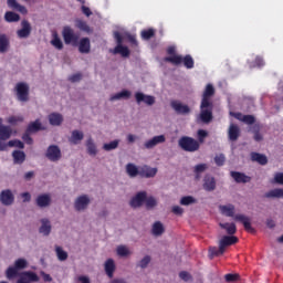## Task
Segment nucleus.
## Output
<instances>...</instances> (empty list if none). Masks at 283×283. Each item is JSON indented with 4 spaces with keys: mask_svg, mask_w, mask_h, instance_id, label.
Here are the masks:
<instances>
[{
    "mask_svg": "<svg viewBox=\"0 0 283 283\" xmlns=\"http://www.w3.org/2000/svg\"><path fill=\"white\" fill-rule=\"evenodd\" d=\"M84 139V133L80 130H73L69 142L73 145H78Z\"/></svg>",
    "mask_w": 283,
    "mask_h": 283,
    "instance_id": "nucleus-30",
    "label": "nucleus"
},
{
    "mask_svg": "<svg viewBox=\"0 0 283 283\" xmlns=\"http://www.w3.org/2000/svg\"><path fill=\"white\" fill-rule=\"evenodd\" d=\"M114 54H120L124 57H129L130 51L127 46L124 45H116V48L113 51Z\"/></svg>",
    "mask_w": 283,
    "mask_h": 283,
    "instance_id": "nucleus-39",
    "label": "nucleus"
},
{
    "mask_svg": "<svg viewBox=\"0 0 283 283\" xmlns=\"http://www.w3.org/2000/svg\"><path fill=\"white\" fill-rule=\"evenodd\" d=\"M17 97L20 102H28L30 99V87L25 83H18L15 85Z\"/></svg>",
    "mask_w": 283,
    "mask_h": 283,
    "instance_id": "nucleus-6",
    "label": "nucleus"
},
{
    "mask_svg": "<svg viewBox=\"0 0 283 283\" xmlns=\"http://www.w3.org/2000/svg\"><path fill=\"white\" fill-rule=\"evenodd\" d=\"M238 241H239V240H238L237 237H233V235H224V237L220 240V242H219V244H220V247H221V252L224 251V250L227 249V247L233 245V244L238 243Z\"/></svg>",
    "mask_w": 283,
    "mask_h": 283,
    "instance_id": "nucleus-19",
    "label": "nucleus"
},
{
    "mask_svg": "<svg viewBox=\"0 0 283 283\" xmlns=\"http://www.w3.org/2000/svg\"><path fill=\"white\" fill-rule=\"evenodd\" d=\"M191 203H196V200L191 196H186V197L181 198V200H180V205H182V206H189Z\"/></svg>",
    "mask_w": 283,
    "mask_h": 283,
    "instance_id": "nucleus-54",
    "label": "nucleus"
},
{
    "mask_svg": "<svg viewBox=\"0 0 283 283\" xmlns=\"http://www.w3.org/2000/svg\"><path fill=\"white\" fill-rule=\"evenodd\" d=\"M208 168L207 164H200L195 167V179L200 180L201 174L205 172V170Z\"/></svg>",
    "mask_w": 283,
    "mask_h": 283,
    "instance_id": "nucleus-46",
    "label": "nucleus"
},
{
    "mask_svg": "<svg viewBox=\"0 0 283 283\" xmlns=\"http://www.w3.org/2000/svg\"><path fill=\"white\" fill-rule=\"evenodd\" d=\"M132 96V93L129 91H123V92H119L113 96H111L109 101L112 102H115V101H119V99H128L130 98Z\"/></svg>",
    "mask_w": 283,
    "mask_h": 283,
    "instance_id": "nucleus-40",
    "label": "nucleus"
},
{
    "mask_svg": "<svg viewBox=\"0 0 283 283\" xmlns=\"http://www.w3.org/2000/svg\"><path fill=\"white\" fill-rule=\"evenodd\" d=\"M135 98H136V102L138 104L140 103H145L146 105L148 106H153L156 104V98L155 96H150V95H145L144 93H136L135 94Z\"/></svg>",
    "mask_w": 283,
    "mask_h": 283,
    "instance_id": "nucleus-13",
    "label": "nucleus"
},
{
    "mask_svg": "<svg viewBox=\"0 0 283 283\" xmlns=\"http://www.w3.org/2000/svg\"><path fill=\"white\" fill-rule=\"evenodd\" d=\"M178 145L184 151L187 153H196L200 150V143L189 136H182L178 140Z\"/></svg>",
    "mask_w": 283,
    "mask_h": 283,
    "instance_id": "nucleus-2",
    "label": "nucleus"
},
{
    "mask_svg": "<svg viewBox=\"0 0 283 283\" xmlns=\"http://www.w3.org/2000/svg\"><path fill=\"white\" fill-rule=\"evenodd\" d=\"M9 147H17L19 149H23L24 148V144L21 140H10L8 143Z\"/></svg>",
    "mask_w": 283,
    "mask_h": 283,
    "instance_id": "nucleus-58",
    "label": "nucleus"
},
{
    "mask_svg": "<svg viewBox=\"0 0 283 283\" xmlns=\"http://www.w3.org/2000/svg\"><path fill=\"white\" fill-rule=\"evenodd\" d=\"M117 254L120 256H128L130 254V251L125 245L117 247Z\"/></svg>",
    "mask_w": 283,
    "mask_h": 283,
    "instance_id": "nucleus-51",
    "label": "nucleus"
},
{
    "mask_svg": "<svg viewBox=\"0 0 283 283\" xmlns=\"http://www.w3.org/2000/svg\"><path fill=\"white\" fill-rule=\"evenodd\" d=\"M9 40L7 35L0 34V53H6L9 49Z\"/></svg>",
    "mask_w": 283,
    "mask_h": 283,
    "instance_id": "nucleus-42",
    "label": "nucleus"
},
{
    "mask_svg": "<svg viewBox=\"0 0 283 283\" xmlns=\"http://www.w3.org/2000/svg\"><path fill=\"white\" fill-rule=\"evenodd\" d=\"M151 232L154 235L159 237L165 233V227L160 221H156L153 226Z\"/></svg>",
    "mask_w": 283,
    "mask_h": 283,
    "instance_id": "nucleus-38",
    "label": "nucleus"
},
{
    "mask_svg": "<svg viewBox=\"0 0 283 283\" xmlns=\"http://www.w3.org/2000/svg\"><path fill=\"white\" fill-rule=\"evenodd\" d=\"M12 136V128L0 124V140H8Z\"/></svg>",
    "mask_w": 283,
    "mask_h": 283,
    "instance_id": "nucleus-29",
    "label": "nucleus"
},
{
    "mask_svg": "<svg viewBox=\"0 0 283 283\" xmlns=\"http://www.w3.org/2000/svg\"><path fill=\"white\" fill-rule=\"evenodd\" d=\"M0 201L3 206H11L14 202V196L11 190H3L0 193Z\"/></svg>",
    "mask_w": 283,
    "mask_h": 283,
    "instance_id": "nucleus-18",
    "label": "nucleus"
},
{
    "mask_svg": "<svg viewBox=\"0 0 283 283\" xmlns=\"http://www.w3.org/2000/svg\"><path fill=\"white\" fill-rule=\"evenodd\" d=\"M55 253H56L59 261H65L69 259V253L65 252L62 247L56 245Z\"/></svg>",
    "mask_w": 283,
    "mask_h": 283,
    "instance_id": "nucleus-47",
    "label": "nucleus"
},
{
    "mask_svg": "<svg viewBox=\"0 0 283 283\" xmlns=\"http://www.w3.org/2000/svg\"><path fill=\"white\" fill-rule=\"evenodd\" d=\"M63 120V116L59 113H52L49 115V123L52 126H60L62 125Z\"/></svg>",
    "mask_w": 283,
    "mask_h": 283,
    "instance_id": "nucleus-28",
    "label": "nucleus"
},
{
    "mask_svg": "<svg viewBox=\"0 0 283 283\" xmlns=\"http://www.w3.org/2000/svg\"><path fill=\"white\" fill-rule=\"evenodd\" d=\"M75 282L77 283H91V279L85 275H80L75 277Z\"/></svg>",
    "mask_w": 283,
    "mask_h": 283,
    "instance_id": "nucleus-62",
    "label": "nucleus"
},
{
    "mask_svg": "<svg viewBox=\"0 0 283 283\" xmlns=\"http://www.w3.org/2000/svg\"><path fill=\"white\" fill-rule=\"evenodd\" d=\"M75 27L80 31H83V32H86V33H90L92 31L90 24H87V22L85 20H76Z\"/></svg>",
    "mask_w": 283,
    "mask_h": 283,
    "instance_id": "nucleus-41",
    "label": "nucleus"
},
{
    "mask_svg": "<svg viewBox=\"0 0 283 283\" xmlns=\"http://www.w3.org/2000/svg\"><path fill=\"white\" fill-rule=\"evenodd\" d=\"M242 123L247 125H254L255 124V117L252 115H244Z\"/></svg>",
    "mask_w": 283,
    "mask_h": 283,
    "instance_id": "nucleus-57",
    "label": "nucleus"
},
{
    "mask_svg": "<svg viewBox=\"0 0 283 283\" xmlns=\"http://www.w3.org/2000/svg\"><path fill=\"white\" fill-rule=\"evenodd\" d=\"M167 138L165 135L155 136L154 138L147 140L144 146L146 149H151L157 145L166 143Z\"/></svg>",
    "mask_w": 283,
    "mask_h": 283,
    "instance_id": "nucleus-15",
    "label": "nucleus"
},
{
    "mask_svg": "<svg viewBox=\"0 0 283 283\" xmlns=\"http://www.w3.org/2000/svg\"><path fill=\"white\" fill-rule=\"evenodd\" d=\"M51 202L52 199L50 195H40L36 198V206H39L40 208L49 207Z\"/></svg>",
    "mask_w": 283,
    "mask_h": 283,
    "instance_id": "nucleus-25",
    "label": "nucleus"
},
{
    "mask_svg": "<svg viewBox=\"0 0 283 283\" xmlns=\"http://www.w3.org/2000/svg\"><path fill=\"white\" fill-rule=\"evenodd\" d=\"M7 4L12 10H15L22 14H28L27 7H23V4H19V2L17 0H7Z\"/></svg>",
    "mask_w": 283,
    "mask_h": 283,
    "instance_id": "nucleus-23",
    "label": "nucleus"
},
{
    "mask_svg": "<svg viewBox=\"0 0 283 283\" xmlns=\"http://www.w3.org/2000/svg\"><path fill=\"white\" fill-rule=\"evenodd\" d=\"M275 184L283 185V172H277L274 177Z\"/></svg>",
    "mask_w": 283,
    "mask_h": 283,
    "instance_id": "nucleus-64",
    "label": "nucleus"
},
{
    "mask_svg": "<svg viewBox=\"0 0 283 283\" xmlns=\"http://www.w3.org/2000/svg\"><path fill=\"white\" fill-rule=\"evenodd\" d=\"M140 36L143 40L148 41L156 36V30L148 29L140 32Z\"/></svg>",
    "mask_w": 283,
    "mask_h": 283,
    "instance_id": "nucleus-44",
    "label": "nucleus"
},
{
    "mask_svg": "<svg viewBox=\"0 0 283 283\" xmlns=\"http://www.w3.org/2000/svg\"><path fill=\"white\" fill-rule=\"evenodd\" d=\"M197 136H198V140L197 142L200 145V144L205 143V139H206L207 136H209V133H207V130H205V129H199L197 132Z\"/></svg>",
    "mask_w": 283,
    "mask_h": 283,
    "instance_id": "nucleus-50",
    "label": "nucleus"
},
{
    "mask_svg": "<svg viewBox=\"0 0 283 283\" xmlns=\"http://www.w3.org/2000/svg\"><path fill=\"white\" fill-rule=\"evenodd\" d=\"M150 262H151V258L149 255H146L144 259L140 260L139 266L142 269H145L149 265Z\"/></svg>",
    "mask_w": 283,
    "mask_h": 283,
    "instance_id": "nucleus-60",
    "label": "nucleus"
},
{
    "mask_svg": "<svg viewBox=\"0 0 283 283\" xmlns=\"http://www.w3.org/2000/svg\"><path fill=\"white\" fill-rule=\"evenodd\" d=\"M179 277L184 280L185 282L191 280V274H189L187 271H182L179 273Z\"/></svg>",
    "mask_w": 283,
    "mask_h": 283,
    "instance_id": "nucleus-63",
    "label": "nucleus"
},
{
    "mask_svg": "<svg viewBox=\"0 0 283 283\" xmlns=\"http://www.w3.org/2000/svg\"><path fill=\"white\" fill-rule=\"evenodd\" d=\"M118 146H119V140H113L108 144H104L103 149L109 151L118 148Z\"/></svg>",
    "mask_w": 283,
    "mask_h": 283,
    "instance_id": "nucleus-49",
    "label": "nucleus"
},
{
    "mask_svg": "<svg viewBox=\"0 0 283 283\" xmlns=\"http://www.w3.org/2000/svg\"><path fill=\"white\" fill-rule=\"evenodd\" d=\"M90 203L91 200L87 196H81L75 200L74 208L76 211H83L88 207Z\"/></svg>",
    "mask_w": 283,
    "mask_h": 283,
    "instance_id": "nucleus-16",
    "label": "nucleus"
},
{
    "mask_svg": "<svg viewBox=\"0 0 283 283\" xmlns=\"http://www.w3.org/2000/svg\"><path fill=\"white\" fill-rule=\"evenodd\" d=\"M231 177L234 179V181L237 184H248L251 182V177L242 174V172H238V171H231L230 172Z\"/></svg>",
    "mask_w": 283,
    "mask_h": 283,
    "instance_id": "nucleus-21",
    "label": "nucleus"
},
{
    "mask_svg": "<svg viewBox=\"0 0 283 283\" xmlns=\"http://www.w3.org/2000/svg\"><path fill=\"white\" fill-rule=\"evenodd\" d=\"M210 254H211V256H220V255L224 254V250H222L221 245L219 244V249L216 247L210 248Z\"/></svg>",
    "mask_w": 283,
    "mask_h": 283,
    "instance_id": "nucleus-53",
    "label": "nucleus"
},
{
    "mask_svg": "<svg viewBox=\"0 0 283 283\" xmlns=\"http://www.w3.org/2000/svg\"><path fill=\"white\" fill-rule=\"evenodd\" d=\"M78 52L82 54L91 53V40L88 38H83L78 42Z\"/></svg>",
    "mask_w": 283,
    "mask_h": 283,
    "instance_id": "nucleus-22",
    "label": "nucleus"
},
{
    "mask_svg": "<svg viewBox=\"0 0 283 283\" xmlns=\"http://www.w3.org/2000/svg\"><path fill=\"white\" fill-rule=\"evenodd\" d=\"M171 108L177 113V114H181V115H187L189 113H191V109L189 108V106L187 105H182V103L178 102V101H172L170 103Z\"/></svg>",
    "mask_w": 283,
    "mask_h": 283,
    "instance_id": "nucleus-14",
    "label": "nucleus"
},
{
    "mask_svg": "<svg viewBox=\"0 0 283 283\" xmlns=\"http://www.w3.org/2000/svg\"><path fill=\"white\" fill-rule=\"evenodd\" d=\"M40 277L35 272L25 271L20 273L19 280L17 283H30V282H39Z\"/></svg>",
    "mask_w": 283,
    "mask_h": 283,
    "instance_id": "nucleus-10",
    "label": "nucleus"
},
{
    "mask_svg": "<svg viewBox=\"0 0 283 283\" xmlns=\"http://www.w3.org/2000/svg\"><path fill=\"white\" fill-rule=\"evenodd\" d=\"M30 132L25 130V133L22 135V140L27 144V145H32L33 144V138L31 137Z\"/></svg>",
    "mask_w": 283,
    "mask_h": 283,
    "instance_id": "nucleus-56",
    "label": "nucleus"
},
{
    "mask_svg": "<svg viewBox=\"0 0 283 283\" xmlns=\"http://www.w3.org/2000/svg\"><path fill=\"white\" fill-rule=\"evenodd\" d=\"M51 45H53L56 50L62 51L64 49V44L62 40L60 39L59 34L55 33L53 35V39L51 41Z\"/></svg>",
    "mask_w": 283,
    "mask_h": 283,
    "instance_id": "nucleus-43",
    "label": "nucleus"
},
{
    "mask_svg": "<svg viewBox=\"0 0 283 283\" xmlns=\"http://www.w3.org/2000/svg\"><path fill=\"white\" fill-rule=\"evenodd\" d=\"M157 174H158V169L151 168L149 166H144L143 168L139 169V176L142 178H153V177H156Z\"/></svg>",
    "mask_w": 283,
    "mask_h": 283,
    "instance_id": "nucleus-20",
    "label": "nucleus"
},
{
    "mask_svg": "<svg viewBox=\"0 0 283 283\" xmlns=\"http://www.w3.org/2000/svg\"><path fill=\"white\" fill-rule=\"evenodd\" d=\"M147 200V192L140 191L132 198L129 205L132 208H140Z\"/></svg>",
    "mask_w": 283,
    "mask_h": 283,
    "instance_id": "nucleus-11",
    "label": "nucleus"
},
{
    "mask_svg": "<svg viewBox=\"0 0 283 283\" xmlns=\"http://www.w3.org/2000/svg\"><path fill=\"white\" fill-rule=\"evenodd\" d=\"M62 38L66 45L72 44L73 46H76L80 43L81 35L78 33H75L72 27H63Z\"/></svg>",
    "mask_w": 283,
    "mask_h": 283,
    "instance_id": "nucleus-3",
    "label": "nucleus"
},
{
    "mask_svg": "<svg viewBox=\"0 0 283 283\" xmlns=\"http://www.w3.org/2000/svg\"><path fill=\"white\" fill-rule=\"evenodd\" d=\"M228 137L231 142L238 140V138H240V127L235 124H231L228 130Z\"/></svg>",
    "mask_w": 283,
    "mask_h": 283,
    "instance_id": "nucleus-24",
    "label": "nucleus"
},
{
    "mask_svg": "<svg viewBox=\"0 0 283 283\" xmlns=\"http://www.w3.org/2000/svg\"><path fill=\"white\" fill-rule=\"evenodd\" d=\"M200 119L203 123H210L213 119V104H210L209 106L202 107V103L200 105Z\"/></svg>",
    "mask_w": 283,
    "mask_h": 283,
    "instance_id": "nucleus-9",
    "label": "nucleus"
},
{
    "mask_svg": "<svg viewBox=\"0 0 283 283\" xmlns=\"http://www.w3.org/2000/svg\"><path fill=\"white\" fill-rule=\"evenodd\" d=\"M116 271V264L115 261L113 259H108L105 262V272L107 274L108 277H114V273Z\"/></svg>",
    "mask_w": 283,
    "mask_h": 283,
    "instance_id": "nucleus-26",
    "label": "nucleus"
},
{
    "mask_svg": "<svg viewBox=\"0 0 283 283\" xmlns=\"http://www.w3.org/2000/svg\"><path fill=\"white\" fill-rule=\"evenodd\" d=\"M224 280L227 282H235V281L240 280V274L228 273V274L224 275Z\"/></svg>",
    "mask_w": 283,
    "mask_h": 283,
    "instance_id": "nucleus-59",
    "label": "nucleus"
},
{
    "mask_svg": "<svg viewBox=\"0 0 283 283\" xmlns=\"http://www.w3.org/2000/svg\"><path fill=\"white\" fill-rule=\"evenodd\" d=\"M21 28H22L21 30L17 31L18 38H20V39L29 38L32 32V27H31L29 20H22Z\"/></svg>",
    "mask_w": 283,
    "mask_h": 283,
    "instance_id": "nucleus-12",
    "label": "nucleus"
},
{
    "mask_svg": "<svg viewBox=\"0 0 283 283\" xmlns=\"http://www.w3.org/2000/svg\"><path fill=\"white\" fill-rule=\"evenodd\" d=\"M165 62L171 63L175 66L184 63V66L188 70L193 69L195 65L193 57H191V55H186L185 57L180 55L168 56L165 59Z\"/></svg>",
    "mask_w": 283,
    "mask_h": 283,
    "instance_id": "nucleus-4",
    "label": "nucleus"
},
{
    "mask_svg": "<svg viewBox=\"0 0 283 283\" xmlns=\"http://www.w3.org/2000/svg\"><path fill=\"white\" fill-rule=\"evenodd\" d=\"M86 149H87V154L90 156H96L97 155V153H98L97 146H96V144H95L93 138H88L86 140Z\"/></svg>",
    "mask_w": 283,
    "mask_h": 283,
    "instance_id": "nucleus-32",
    "label": "nucleus"
},
{
    "mask_svg": "<svg viewBox=\"0 0 283 283\" xmlns=\"http://www.w3.org/2000/svg\"><path fill=\"white\" fill-rule=\"evenodd\" d=\"M251 160L256 161L261 166H265L268 164V158L264 155L258 154V153H252L251 154Z\"/></svg>",
    "mask_w": 283,
    "mask_h": 283,
    "instance_id": "nucleus-37",
    "label": "nucleus"
},
{
    "mask_svg": "<svg viewBox=\"0 0 283 283\" xmlns=\"http://www.w3.org/2000/svg\"><path fill=\"white\" fill-rule=\"evenodd\" d=\"M42 226L39 229V232L43 235H50L52 231V226L49 219H41Z\"/></svg>",
    "mask_w": 283,
    "mask_h": 283,
    "instance_id": "nucleus-27",
    "label": "nucleus"
},
{
    "mask_svg": "<svg viewBox=\"0 0 283 283\" xmlns=\"http://www.w3.org/2000/svg\"><path fill=\"white\" fill-rule=\"evenodd\" d=\"M216 186H217L216 178H213L211 175H206L203 178V185H202L203 189L208 192H211L216 190Z\"/></svg>",
    "mask_w": 283,
    "mask_h": 283,
    "instance_id": "nucleus-17",
    "label": "nucleus"
},
{
    "mask_svg": "<svg viewBox=\"0 0 283 283\" xmlns=\"http://www.w3.org/2000/svg\"><path fill=\"white\" fill-rule=\"evenodd\" d=\"M221 229H224L227 231L228 234H230L231 237H233V234H235V232H238V228L235 227V223H219Z\"/></svg>",
    "mask_w": 283,
    "mask_h": 283,
    "instance_id": "nucleus-33",
    "label": "nucleus"
},
{
    "mask_svg": "<svg viewBox=\"0 0 283 283\" xmlns=\"http://www.w3.org/2000/svg\"><path fill=\"white\" fill-rule=\"evenodd\" d=\"M266 198H283V189H273L265 193Z\"/></svg>",
    "mask_w": 283,
    "mask_h": 283,
    "instance_id": "nucleus-48",
    "label": "nucleus"
},
{
    "mask_svg": "<svg viewBox=\"0 0 283 283\" xmlns=\"http://www.w3.org/2000/svg\"><path fill=\"white\" fill-rule=\"evenodd\" d=\"M213 95H216V88H213V85L208 84L202 94V99H201L202 108L211 106V104H213V102H211V97H213Z\"/></svg>",
    "mask_w": 283,
    "mask_h": 283,
    "instance_id": "nucleus-7",
    "label": "nucleus"
},
{
    "mask_svg": "<svg viewBox=\"0 0 283 283\" xmlns=\"http://www.w3.org/2000/svg\"><path fill=\"white\" fill-rule=\"evenodd\" d=\"M28 266V262L24 259H18L14 262V266H9L6 271V275L8 279H13L20 276L19 270L25 269Z\"/></svg>",
    "mask_w": 283,
    "mask_h": 283,
    "instance_id": "nucleus-5",
    "label": "nucleus"
},
{
    "mask_svg": "<svg viewBox=\"0 0 283 283\" xmlns=\"http://www.w3.org/2000/svg\"><path fill=\"white\" fill-rule=\"evenodd\" d=\"M224 161H227V158L223 154H219L214 157V163L218 167L224 166Z\"/></svg>",
    "mask_w": 283,
    "mask_h": 283,
    "instance_id": "nucleus-52",
    "label": "nucleus"
},
{
    "mask_svg": "<svg viewBox=\"0 0 283 283\" xmlns=\"http://www.w3.org/2000/svg\"><path fill=\"white\" fill-rule=\"evenodd\" d=\"M40 130H44V128L42 127V123L39 119H36L33 123H30L27 127V132L31 134L38 133Z\"/></svg>",
    "mask_w": 283,
    "mask_h": 283,
    "instance_id": "nucleus-31",
    "label": "nucleus"
},
{
    "mask_svg": "<svg viewBox=\"0 0 283 283\" xmlns=\"http://www.w3.org/2000/svg\"><path fill=\"white\" fill-rule=\"evenodd\" d=\"M126 172L130 178H135L137 176H140V170L138 169L137 166H135L134 164H128L126 166Z\"/></svg>",
    "mask_w": 283,
    "mask_h": 283,
    "instance_id": "nucleus-36",
    "label": "nucleus"
},
{
    "mask_svg": "<svg viewBox=\"0 0 283 283\" xmlns=\"http://www.w3.org/2000/svg\"><path fill=\"white\" fill-rule=\"evenodd\" d=\"M219 209L223 216L233 218L234 221L241 222L248 232L255 231V229H253V227L251 226V219L249 217L244 214H235V206H220Z\"/></svg>",
    "mask_w": 283,
    "mask_h": 283,
    "instance_id": "nucleus-1",
    "label": "nucleus"
},
{
    "mask_svg": "<svg viewBox=\"0 0 283 283\" xmlns=\"http://www.w3.org/2000/svg\"><path fill=\"white\" fill-rule=\"evenodd\" d=\"M250 130L254 134L255 142H261L263 139V136L260 134L261 127L259 124H254L250 127Z\"/></svg>",
    "mask_w": 283,
    "mask_h": 283,
    "instance_id": "nucleus-45",
    "label": "nucleus"
},
{
    "mask_svg": "<svg viewBox=\"0 0 283 283\" xmlns=\"http://www.w3.org/2000/svg\"><path fill=\"white\" fill-rule=\"evenodd\" d=\"M12 157H13L14 164H19V165L23 164L27 159L25 153H23L21 150H14L12 153Z\"/></svg>",
    "mask_w": 283,
    "mask_h": 283,
    "instance_id": "nucleus-34",
    "label": "nucleus"
},
{
    "mask_svg": "<svg viewBox=\"0 0 283 283\" xmlns=\"http://www.w3.org/2000/svg\"><path fill=\"white\" fill-rule=\"evenodd\" d=\"M83 78V75L81 73H76V74H73L69 77V81L71 83H77V82H81Z\"/></svg>",
    "mask_w": 283,
    "mask_h": 283,
    "instance_id": "nucleus-61",
    "label": "nucleus"
},
{
    "mask_svg": "<svg viewBox=\"0 0 283 283\" xmlns=\"http://www.w3.org/2000/svg\"><path fill=\"white\" fill-rule=\"evenodd\" d=\"M45 157L52 161V163H56L60 161V159L62 158V151L60 149L59 146L56 145H51L48 147L46 153H45Z\"/></svg>",
    "mask_w": 283,
    "mask_h": 283,
    "instance_id": "nucleus-8",
    "label": "nucleus"
},
{
    "mask_svg": "<svg viewBox=\"0 0 283 283\" xmlns=\"http://www.w3.org/2000/svg\"><path fill=\"white\" fill-rule=\"evenodd\" d=\"M145 202H146V207H147L148 209L155 208V207L157 206V200H156L155 198H153V197H149V198H148V197L146 196Z\"/></svg>",
    "mask_w": 283,
    "mask_h": 283,
    "instance_id": "nucleus-55",
    "label": "nucleus"
},
{
    "mask_svg": "<svg viewBox=\"0 0 283 283\" xmlns=\"http://www.w3.org/2000/svg\"><path fill=\"white\" fill-rule=\"evenodd\" d=\"M4 20L9 23L19 22L21 20V15H19V13H14V11H7L4 13Z\"/></svg>",
    "mask_w": 283,
    "mask_h": 283,
    "instance_id": "nucleus-35",
    "label": "nucleus"
}]
</instances>
